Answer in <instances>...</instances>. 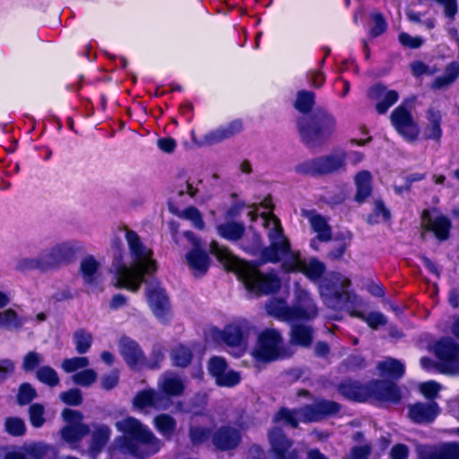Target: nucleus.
Instances as JSON below:
<instances>
[{
  "mask_svg": "<svg viewBox=\"0 0 459 459\" xmlns=\"http://www.w3.org/2000/svg\"><path fill=\"white\" fill-rule=\"evenodd\" d=\"M22 325V320L18 316L15 310L7 308L5 310L0 309V327L5 328H17Z\"/></svg>",
  "mask_w": 459,
  "mask_h": 459,
  "instance_id": "79ce46f5",
  "label": "nucleus"
},
{
  "mask_svg": "<svg viewBox=\"0 0 459 459\" xmlns=\"http://www.w3.org/2000/svg\"><path fill=\"white\" fill-rule=\"evenodd\" d=\"M185 236L193 246V249L186 255V263L195 275H202L209 267V256L199 248V241L193 233L186 232Z\"/></svg>",
  "mask_w": 459,
  "mask_h": 459,
  "instance_id": "f3484780",
  "label": "nucleus"
},
{
  "mask_svg": "<svg viewBox=\"0 0 459 459\" xmlns=\"http://www.w3.org/2000/svg\"><path fill=\"white\" fill-rule=\"evenodd\" d=\"M62 416L66 425L61 430V437L72 447H75L76 444L88 435L90 429L82 422L83 416L78 411L65 409Z\"/></svg>",
  "mask_w": 459,
  "mask_h": 459,
  "instance_id": "9d476101",
  "label": "nucleus"
},
{
  "mask_svg": "<svg viewBox=\"0 0 459 459\" xmlns=\"http://www.w3.org/2000/svg\"><path fill=\"white\" fill-rule=\"evenodd\" d=\"M134 406L140 411L148 408L156 410L165 409L169 405V400L152 389L139 392L134 398Z\"/></svg>",
  "mask_w": 459,
  "mask_h": 459,
  "instance_id": "412c9836",
  "label": "nucleus"
},
{
  "mask_svg": "<svg viewBox=\"0 0 459 459\" xmlns=\"http://www.w3.org/2000/svg\"><path fill=\"white\" fill-rule=\"evenodd\" d=\"M156 429L163 437L169 438L176 429L175 420L168 414H160L153 420Z\"/></svg>",
  "mask_w": 459,
  "mask_h": 459,
  "instance_id": "4c0bfd02",
  "label": "nucleus"
},
{
  "mask_svg": "<svg viewBox=\"0 0 459 459\" xmlns=\"http://www.w3.org/2000/svg\"><path fill=\"white\" fill-rule=\"evenodd\" d=\"M72 379L76 385L89 386L97 380V373L94 369L86 368L73 375Z\"/></svg>",
  "mask_w": 459,
  "mask_h": 459,
  "instance_id": "de8ad7c7",
  "label": "nucleus"
},
{
  "mask_svg": "<svg viewBox=\"0 0 459 459\" xmlns=\"http://www.w3.org/2000/svg\"><path fill=\"white\" fill-rule=\"evenodd\" d=\"M368 94L372 100L377 101L376 109L379 114H385L399 98V94L396 91L389 90L381 84L372 87Z\"/></svg>",
  "mask_w": 459,
  "mask_h": 459,
  "instance_id": "aec40b11",
  "label": "nucleus"
},
{
  "mask_svg": "<svg viewBox=\"0 0 459 459\" xmlns=\"http://www.w3.org/2000/svg\"><path fill=\"white\" fill-rule=\"evenodd\" d=\"M90 361L87 357H74L65 359L61 364V368L67 373H72L79 369L85 368L89 366Z\"/></svg>",
  "mask_w": 459,
  "mask_h": 459,
  "instance_id": "a18cd8bd",
  "label": "nucleus"
},
{
  "mask_svg": "<svg viewBox=\"0 0 459 459\" xmlns=\"http://www.w3.org/2000/svg\"><path fill=\"white\" fill-rule=\"evenodd\" d=\"M100 263L92 256H87L81 262V273L88 284L95 283L100 278Z\"/></svg>",
  "mask_w": 459,
  "mask_h": 459,
  "instance_id": "7c9ffc66",
  "label": "nucleus"
},
{
  "mask_svg": "<svg viewBox=\"0 0 459 459\" xmlns=\"http://www.w3.org/2000/svg\"><path fill=\"white\" fill-rule=\"evenodd\" d=\"M125 238L129 262L115 265L116 286L136 292L143 282L144 276L156 271V261L152 250L144 245L136 232L126 229Z\"/></svg>",
  "mask_w": 459,
  "mask_h": 459,
  "instance_id": "7ed1b4c3",
  "label": "nucleus"
},
{
  "mask_svg": "<svg viewBox=\"0 0 459 459\" xmlns=\"http://www.w3.org/2000/svg\"><path fill=\"white\" fill-rule=\"evenodd\" d=\"M118 379L119 372L117 370H112L101 377L100 386L105 390H110L117 385Z\"/></svg>",
  "mask_w": 459,
  "mask_h": 459,
  "instance_id": "bf43d9fd",
  "label": "nucleus"
},
{
  "mask_svg": "<svg viewBox=\"0 0 459 459\" xmlns=\"http://www.w3.org/2000/svg\"><path fill=\"white\" fill-rule=\"evenodd\" d=\"M339 406L331 401H318L311 406H306L299 411L281 410L275 416L276 421H282L291 427H296L298 421H316L326 415L338 411Z\"/></svg>",
  "mask_w": 459,
  "mask_h": 459,
  "instance_id": "6e6552de",
  "label": "nucleus"
},
{
  "mask_svg": "<svg viewBox=\"0 0 459 459\" xmlns=\"http://www.w3.org/2000/svg\"><path fill=\"white\" fill-rule=\"evenodd\" d=\"M180 216L184 219L192 221L193 225L197 229H204V222L199 211L195 207H188L185 209Z\"/></svg>",
  "mask_w": 459,
  "mask_h": 459,
  "instance_id": "864d4df0",
  "label": "nucleus"
},
{
  "mask_svg": "<svg viewBox=\"0 0 459 459\" xmlns=\"http://www.w3.org/2000/svg\"><path fill=\"white\" fill-rule=\"evenodd\" d=\"M244 231V225L235 221H229L217 226L218 234L230 241L238 240L243 236Z\"/></svg>",
  "mask_w": 459,
  "mask_h": 459,
  "instance_id": "f704fd0d",
  "label": "nucleus"
},
{
  "mask_svg": "<svg viewBox=\"0 0 459 459\" xmlns=\"http://www.w3.org/2000/svg\"><path fill=\"white\" fill-rule=\"evenodd\" d=\"M239 441L240 435L238 431L231 428L221 429L212 437L213 444L222 450L236 447Z\"/></svg>",
  "mask_w": 459,
  "mask_h": 459,
  "instance_id": "cd10ccee",
  "label": "nucleus"
},
{
  "mask_svg": "<svg viewBox=\"0 0 459 459\" xmlns=\"http://www.w3.org/2000/svg\"><path fill=\"white\" fill-rule=\"evenodd\" d=\"M16 268L22 272L31 270H39L44 272L49 270L47 260L44 258L43 252L35 257L20 258L16 263Z\"/></svg>",
  "mask_w": 459,
  "mask_h": 459,
  "instance_id": "72a5a7b5",
  "label": "nucleus"
},
{
  "mask_svg": "<svg viewBox=\"0 0 459 459\" xmlns=\"http://www.w3.org/2000/svg\"><path fill=\"white\" fill-rule=\"evenodd\" d=\"M370 388L372 395L379 401L396 403L401 398L399 389L393 383L377 382Z\"/></svg>",
  "mask_w": 459,
  "mask_h": 459,
  "instance_id": "bb28decb",
  "label": "nucleus"
},
{
  "mask_svg": "<svg viewBox=\"0 0 459 459\" xmlns=\"http://www.w3.org/2000/svg\"><path fill=\"white\" fill-rule=\"evenodd\" d=\"M111 430L105 425L96 426L92 434V444L90 449V455L91 457H95L96 455L105 446L107 441L109 439Z\"/></svg>",
  "mask_w": 459,
  "mask_h": 459,
  "instance_id": "473e14b6",
  "label": "nucleus"
},
{
  "mask_svg": "<svg viewBox=\"0 0 459 459\" xmlns=\"http://www.w3.org/2000/svg\"><path fill=\"white\" fill-rule=\"evenodd\" d=\"M312 341L311 329L305 325H294L291 329V342L301 346H308Z\"/></svg>",
  "mask_w": 459,
  "mask_h": 459,
  "instance_id": "ea45409f",
  "label": "nucleus"
},
{
  "mask_svg": "<svg viewBox=\"0 0 459 459\" xmlns=\"http://www.w3.org/2000/svg\"><path fill=\"white\" fill-rule=\"evenodd\" d=\"M294 295L293 307H288L282 299H273L266 304L267 313L279 320L291 324L315 318L317 316V307L308 292L296 283Z\"/></svg>",
  "mask_w": 459,
  "mask_h": 459,
  "instance_id": "39448f33",
  "label": "nucleus"
},
{
  "mask_svg": "<svg viewBox=\"0 0 459 459\" xmlns=\"http://www.w3.org/2000/svg\"><path fill=\"white\" fill-rule=\"evenodd\" d=\"M360 390L361 388L359 386L354 385H343L341 387V391L344 395L350 399L359 401L361 400Z\"/></svg>",
  "mask_w": 459,
  "mask_h": 459,
  "instance_id": "0e129e2a",
  "label": "nucleus"
},
{
  "mask_svg": "<svg viewBox=\"0 0 459 459\" xmlns=\"http://www.w3.org/2000/svg\"><path fill=\"white\" fill-rule=\"evenodd\" d=\"M172 359L177 366L186 367L191 359V353L186 347L178 346L174 349Z\"/></svg>",
  "mask_w": 459,
  "mask_h": 459,
  "instance_id": "603ef678",
  "label": "nucleus"
},
{
  "mask_svg": "<svg viewBox=\"0 0 459 459\" xmlns=\"http://www.w3.org/2000/svg\"><path fill=\"white\" fill-rule=\"evenodd\" d=\"M92 335L83 330L75 332L74 335V342L78 353L83 354L89 351L92 344Z\"/></svg>",
  "mask_w": 459,
  "mask_h": 459,
  "instance_id": "a19ab883",
  "label": "nucleus"
},
{
  "mask_svg": "<svg viewBox=\"0 0 459 459\" xmlns=\"http://www.w3.org/2000/svg\"><path fill=\"white\" fill-rule=\"evenodd\" d=\"M351 284L349 279L338 276L333 282V293L327 284L320 285V294L324 299L325 305L333 309L342 308L344 300L350 298V294L345 290Z\"/></svg>",
  "mask_w": 459,
  "mask_h": 459,
  "instance_id": "dca6fc26",
  "label": "nucleus"
},
{
  "mask_svg": "<svg viewBox=\"0 0 459 459\" xmlns=\"http://www.w3.org/2000/svg\"><path fill=\"white\" fill-rule=\"evenodd\" d=\"M116 428L125 436L117 438L110 450L112 459H143L158 453L161 441L134 417L116 422Z\"/></svg>",
  "mask_w": 459,
  "mask_h": 459,
  "instance_id": "f03ea898",
  "label": "nucleus"
},
{
  "mask_svg": "<svg viewBox=\"0 0 459 459\" xmlns=\"http://www.w3.org/2000/svg\"><path fill=\"white\" fill-rule=\"evenodd\" d=\"M119 351L130 368H138L143 364L144 358L143 352L137 343L133 340L127 337L121 338L119 342Z\"/></svg>",
  "mask_w": 459,
  "mask_h": 459,
  "instance_id": "4be33fe9",
  "label": "nucleus"
},
{
  "mask_svg": "<svg viewBox=\"0 0 459 459\" xmlns=\"http://www.w3.org/2000/svg\"><path fill=\"white\" fill-rule=\"evenodd\" d=\"M458 75L459 64L453 62L446 68V71L443 75L438 76L435 79L432 86L435 89H441L446 87L453 82H455Z\"/></svg>",
  "mask_w": 459,
  "mask_h": 459,
  "instance_id": "58836bf2",
  "label": "nucleus"
},
{
  "mask_svg": "<svg viewBox=\"0 0 459 459\" xmlns=\"http://www.w3.org/2000/svg\"><path fill=\"white\" fill-rule=\"evenodd\" d=\"M4 428L7 433L14 437L23 436L26 431L24 421L17 417L7 418L4 421Z\"/></svg>",
  "mask_w": 459,
  "mask_h": 459,
  "instance_id": "c03bdc74",
  "label": "nucleus"
},
{
  "mask_svg": "<svg viewBox=\"0 0 459 459\" xmlns=\"http://www.w3.org/2000/svg\"><path fill=\"white\" fill-rule=\"evenodd\" d=\"M372 19L374 21L375 25L371 30V34L373 36L377 37V36H379L380 34H382L385 30L386 23H385L384 18L382 17V15L379 13H373Z\"/></svg>",
  "mask_w": 459,
  "mask_h": 459,
  "instance_id": "e2e57ef3",
  "label": "nucleus"
},
{
  "mask_svg": "<svg viewBox=\"0 0 459 459\" xmlns=\"http://www.w3.org/2000/svg\"><path fill=\"white\" fill-rule=\"evenodd\" d=\"M74 245L69 242L59 243L51 248L43 251L44 258L47 260L49 269L56 266L74 252Z\"/></svg>",
  "mask_w": 459,
  "mask_h": 459,
  "instance_id": "a878e982",
  "label": "nucleus"
},
{
  "mask_svg": "<svg viewBox=\"0 0 459 459\" xmlns=\"http://www.w3.org/2000/svg\"><path fill=\"white\" fill-rule=\"evenodd\" d=\"M208 371L220 386L232 387L241 380L239 373L229 368L221 357H212L209 360Z\"/></svg>",
  "mask_w": 459,
  "mask_h": 459,
  "instance_id": "2eb2a0df",
  "label": "nucleus"
},
{
  "mask_svg": "<svg viewBox=\"0 0 459 459\" xmlns=\"http://www.w3.org/2000/svg\"><path fill=\"white\" fill-rule=\"evenodd\" d=\"M315 100V95L310 91H299L297 96V100L295 102V108L300 112L307 113L308 112Z\"/></svg>",
  "mask_w": 459,
  "mask_h": 459,
  "instance_id": "49530a36",
  "label": "nucleus"
},
{
  "mask_svg": "<svg viewBox=\"0 0 459 459\" xmlns=\"http://www.w3.org/2000/svg\"><path fill=\"white\" fill-rule=\"evenodd\" d=\"M158 386L164 394L171 396L181 394L185 389L183 380L173 373L164 374L160 378Z\"/></svg>",
  "mask_w": 459,
  "mask_h": 459,
  "instance_id": "c85d7f7f",
  "label": "nucleus"
},
{
  "mask_svg": "<svg viewBox=\"0 0 459 459\" xmlns=\"http://www.w3.org/2000/svg\"><path fill=\"white\" fill-rule=\"evenodd\" d=\"M251 329L247 320L239 319L228 325L223 330L211 329L208 337L225 344L233 356L239 357L247 351V338Z\"/></svg>",
  "mask_w": 459,
  "mask_h": 459,
  "instance_id": "423d86ee",
  "label": "nucleus"
},
{
  "mask_svg": "<svg viewBox=\"0 0 459 459\" xmlns=\"http://www.w3.org/2000/svg\"><path fill=\"white\" fill-rule=\"evenodd\" d=\"M428 125L425 129V134L428 138L438 139L442 134L440 126L441 113L439 110L430 108L427 111Z\"/></svg>",
  "mask_w": 459,
  "mask_h": 459,
  "instance_id": "2f4dec72",
  "label": "nucleus"
},
{
  "mask_svg": "<svg viewBox=\"0 0 459 459\" xmlns=\"http://www.w3.org/2000/svg\"><path fill=\"white\" fill-rule=\"evenodd\" d=\"M38 379L50 386H55L59 383L57 373L50 367H42L37 372Z\"/></svg>",
  "mask_w": 459,
  "mask_h": 459,
  "instance_id": "09e8293b",
  "label": "nucleus"
},
{
  "mask_svg": "<svg viewBox=\"0 0 459 459\" xmlns=\"http://www.w3.org/2000/svg\"><path fill=\"white\" fill-rule=\"evenodd\" d=\"M44 407L39 403H34L30 407V421L35 428H40L45 423Z\"/></svg>",
  "mask_w": 459,
  "mask_h": 459,
  "instance_id": "3c124183",
  "label": "nucleus"
},
{
  "mask_svg": "<svg viewBox=\"0 0 459 459\" xmlns=\"http://www.w3.org/2000/svg\"><path fill=\"white\" fill-rule=\"evenodd\" d=\"M346 156V152L343 150H336L327 156L308 160L305 164L306 170L310 173L320 174H329L344 170Z\"/></svg>",
  "mask_w": 459,
  "mask_h": 459,
  "instance_id": "9b49d317",
  "label": "nucleus"
},
{
  "mask_svg": "<svg viewBox=\"0 0 459 459\" xmlns=\"http://www.w3.org/2000/svg\"><path fill=\"white\" fill-rule=\"evenodd\" d=\"M439 410L436 403H415L410 406L409 418L417 423H425L434 420L438 415Z\"/></svg>",
  "mask_w": 459,
  "mask_h": 459,
  "instance_id": "b1692460",
  "label": "nucleus"
},
{
  "mask_svg": "<svg viewBox=\"0 0 459 459\" xmlns=\"http://www.w3.org/2000/svg\"><path fill=\"white\" fill-rule=\"evenodd\" d=\"M60 399L69 405H79L82 403V394L78 389H71L60 394Z\"/></svg>",
  "mask_w": 459,
  "mask_h": 459,
  "instance_id": "13d9d810",
  "label": "nucleus"
},
{
  "mask_svg": "<svg viewBox=\"0 0 459 459\" xmlns=\"http://www.w3.org/2000/svg\"><path fill=\"white\" fill-rule=\"evenodd\" d=\"M226 139H229L223 127H218L207 134H205L199 141L196 143L201 145H212L218 143H221Z\"/></svg>",
  "mask_w": 459,
  "mask_h": 459,
  "instance_id": "37998d69",
  "label": "nucleus"
},
{
  "mask_svg": "<svg viewBox=\"0 0 459 459\" xmlns=\"http://www.w3.org/2000/svg\"><path fill=\"white\" fill-rule=\"evenodd\" d=\"M372 176L367 170L359 172L355 177V184L357 187L356 200L363 202L371 194Z\"/></svg>",
  "mask_w": 459,
  "mask_h": 459,
  "instance_id": "c9c22d12",
  "label": "nucleus"
},
{
  "mask_svg": "<svg viewBox=\"0 0 459 459\" xmlns=\"http://www.w3.org/2000/svg\"><path fill=\"white\" fill-rule=\"evenodd\" d=\"M273 207L271 198H265L259 206H250L247 212L251 221L261 216L263 226L267 230L270 245L262 252L263 261L281 262V267L286 272L302 273L312 281L319 279L325 271L324 264L315 258L303 259L299 252L290 248L280 221L273 213Z\"/></svg>",
  "mask_w": 459,
  "mask_h": 459,
  "instance_id": "f257e3e1",
  "label": "nucleus"
},
{
  "mask_svg": "<svg viewBox=\"0 0 459 459\" xmlns=\"http://www.w3.org/2000/svg\"><path fill=\"white\" fill-rule=\"evenodd\" d=\"M36 397V391L29 384H22L20 386L18 394V402L20 404H27Z\"/></svg>",
  "mask_w": 459,
  "mask_h": 459,
  "instance_id": "5fc2aeb1",
  "label": "nucleus"
},
{
  "mask_svg": "<svg viewBox=\"0 0 459 459\" xmlns=\"http://www.w3.org/2000/svg\"><path fill=\"white\" fill-rule=\"evenodd\" d=\"M146 299L152 313L161 320L167 319L170 313V304L165 290L160 283H148L145 290Z\"/></svg>",
  "mask_w": 459,
  "mask_h": 459,
  "instance_id": "ddd939ff",
  "label": "nucleus"
},
{
  "mask_svg": "<svg viewBox=\"0 0 459 459\" xmlns=\"http://www.w3.org/2000/svg\"><path fill=\"white\" fill-rule=\"evenodd\" d=\"M409 455V449L403 444H397L393 446L390 452L392 459H407Z\"/></svg>",
  "mask_w": 459,
  "mask_h": 459,
  "instance_id": "774afa93",
  "label": "nucleus"
},
{
  "mask_svg": "<svg viewBox=\"0 0 459 459\" xmlns=\"http://www.w3.org/2000/svg\"><path fill=\"white\" fill-rule=\"evenodd\" d=\"M55 449L43 443L25 444L8 449L4 459H56Z\"/></svg>",
  "mask_w": 459,
  "mask_h": 459,
  "instance_id": "f8f14e48",
  "label": "nucleus"
},
{
  "mask_svg": "<svg viewBox=\"0 0 459 459\" xmlns=\"http://www.w3.org/2000/svg\"><path fill=\"white\" fill-rule=\"evenodd\" d=\"M272 453L274 459H294V455L289 451L290 442L279 429H273L269 433Z\"/></svg>",
  "mask_w": 459,
  "mask_h": 459,
  "instance_id": "5701e85b",
  "label": "nucleus"
},
{
  "mask_svg": "<svg viewBox=\"0 0 459 459\" xmlns=\"http://www.w3.org/2000/svg\"><path fill=\"white\" fill-rule=\"evenodd\" d=\"M444 8L446 16L453 18L457 12L456 0H436Z\"/></svg>",
  "mask_w": 459,
  "mask_h": 459,
  "instance_id": "338daca9",
  "label": "nucleus"
},
{
  "mask_svg": "<svg viewBox=\"0 0 459 459\" xmlns=\"http://www.w3.org/2000/svg\"><path fill=\"white\" fill-rule=\"evenodd\" d=\"M436 353L442 360L440 371L446 374L459 373V349L451 339H444L436 346Z\"/></svg>",
  "mask_w": 459,
  "mask_h": 459,
  "instance_id": "4468645a",
  "label": "nucleus"
},
{
  "mask_svg": "<svg viewBox=\"0 0 459 459\" xmlns=\"http://www.w3.org/2000/svg\"><path fill=\"white\" fill-rule=\"evenodd\" d=\"M210 251L227 270L238 275L249 292L256 295L267 294L280 288L281 281L275 273H261L255 266L238 259L216 241L211 243Z\"/></svg>",
  "mask_w": 459,
  "mask_h": 459,
  "instance_id": "20e7f679",
  "label": "nucleus"
},
{
  "mask_svg": "<svg viewBox=\"0 0 459 459\" xmlns=\"http://www.w3.org/2000/svg\"><path fill=\"white\" fill-rule=\"evenodd\" d=\"M374 219L372 216L368 218L369 222H378L379 221H386L389 218V212L384 205L383 202L377 200L374 204Z\"/></svg>",
  "mask_w": 459,
  "mask_h": 459,
  "instance_id": "6e6d98bb",
  "label": "nucleus"
},
{
  "mask_svg": "<svg viewBox=\"0 0 459 459\" xmlns=\"http://www.w3.org/2000/svg\"><path fill=\"white\" fill-rule=\"evenodd\" d=\"M423 224L431 230L438 239L444 240L448 237L451 223L446 216L435 215L428 217V212H425L423 215Z\"/></svg>",
  "mask_w": 459,
  "mask_h": 459,
  "instance_id": "393cba45",
  "label": "nucleus"
},
{
  "mask_svg": "<svg viewBox=\"0 0 459 459\" xmlns=\"http://www.w3.org/2000/svg\"><path fill=\"white\" fill-rule=\"evenodd\" d=\"M335 128V118L325 111L317 112L312 120L302 118L299 121L300 134L310 144H316L329 138Z\"/></svg>",
  "mask_w": 459,
  "mask_h": 459,
  "instance_id": "0eeeda50",
  "label": "nucleus"
},
{
  "mask_svg": "<svg viewBox=\"0 0 459 459\" xmlns=\"http://www.w3.org/2000/svg\"><path fill=\"white\" fill-rule=\"evenodd\" d=\"M382 376L401 377L404 373V365L394 359L388 358L377 366Z\"/></svg>",
  "mask_w": 459,
  "mask_h": 459,
  "instance_id": "e433bc0d",
  "label": "nucleus"
},
{
  "mask_svg": "<svg viewBox=\"0 0 459 459\" xmlns=\"http://www.w3.org/2000/svg\"><path fill=\"white\" fill-rule=\"evenodd\" d=\"M251 354L257 362H270L288 356L282 338L274 329H266L259 334Z\"/></svg>",
  "mask_w": 459,
  "mask_h": 459,
  "instance_id": "1a4fd4ad",
  "label": "nucleus"
},
{
  "mask_svg": "<svg viewBox=\"0 0 459 459\" xmlns=\"http://www.w3.org/2000/svg\"><path fill=\"white\" fill-rule=\"evenodd\" d=\"M42 362L40 354L34 351L29 352L23 359V368L27 371L33 370L37 366Z\"/></svg>",
  "mask_w": 459,
  "mask_h": 459,
  "instance_id": "052dcab7",
  "label": "nucleus"
},
{
  "mask_svg": "<svg viewBox=\"0 0 459 459\" xmlns=\"http://www.w3.org/2000/svg\"><path fill=\"white\" fill-rule=\"evenodd\" d=\"M420 391L426 398H434L440 391L439 384L435 381H427L420 384Z\"/></svg>",
  "mask_w": 459,
  "mask_h": 459,
  "instance_id": "4d7b16f0",
  "label": "nucleus"
},
{
  "mask_svg": "<svg viewBox=\"0 0 459 459\" xmlns=\"http://www.w3.org/2000/svg\"><path fill=\"white\" fill-rule=\"evenodd\" d=\"M190 437L195 443L203 442L210 437V430L199 427L192 428L190 430Z\"/></svg>",
  "mask_w": 459,
  "mask_h": 459,
  "instance_id": "69168bd1",
  "label": "nucleus"
},
{
  "mask_svg": "<svg viewBox=\"0 0 459 459\" xmlns=\"http://www.w3.org/2000/svg\"><path fill=\"white\" fill-rule=\"evenodd\" d=\"M399 41L402 45L411 48H419L422 45L423 39L420 37H411L407 33H401L399 35Z\"/></svg>",
  "mask_w": 459,
  "mask_h": 459,
  "instance_id": "680f3d73",
  "label": "nucleus"
},
{
  "mask_svg": "<svg viewBox=\"0 0 459 459\" xmlns=\"http://www.w3.org/2000/svg\"><path fill=\"white\" fill-rule=\"evenodd\" d=\"M351 316L359 317L362 320L366 321L367 324L371 328H377L378 326L383 325L386 323V320H385V317L384 316V315H382L381 313H378V312H373V313L368 314V316H363L360 313H357V312H351Z\"/></svg>",
  "mask_w": 459,
  "mask_h": 459,
  "instance_id": "8fccbe9b",
  "label": "nucleus"
},
{
  "mask_svg": "<svg viewBox=\"0 0 459 459\" xmlns=\"http://www.w3.org/2000/svg\"><path fill=\"white\" fill-rule=\"evenodd\" d=\"M419 459H459V443H448L440 448L419 446Z\"/></svg>",
  "mask_w": 459,
  "mask_h": 459,
  "instance_id": "6ab92c4d",
  "label": "nucleus"
},
{
  "mask_svg": "<svg viewBox=\"0 0 459 459\" xmlns=\"http://www.w3.org/2000/svg\"><path fill=\"white\" fill-rule=\"evenodd\" d=\"M391 122L394 128L408 140H413L419 134V129L413 122L410 112L403 107H397L391 114Z\"/></svg>",
  "mask_w": 459,
  "mask_h": 459,
  "instance_id": "a211bd4d",
  "label": "nucleus"
},
{
  "mask_svg": "<svg viewBox=\"0 0 459 459\" xmlns=\"http://www.w3.org/2000/svg\"><path fill=\"white\" fill-rule=\"evenodd\" d=\"M306 216L308 219L313 231L316 234V238L320 241L330 240L332 232L326 220L313 212H307Z\"/></svg>",
  "mask_w": 459,
  "mask_h": 459,
  "instance_id": "c756f323",
  "label": "nucleus"
}]
</instances>
